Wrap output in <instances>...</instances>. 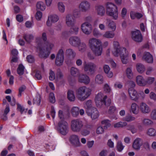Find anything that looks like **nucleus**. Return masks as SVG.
Here are the masks:
<instances>
[{
	"label": "nucleus",
	"mask_w": 156,
	"mask_h": 156,
	"mask_svg": "<svg viewBox=\"0 0 156 156\" xmlns=\"http://www.w3.org/2000/svg\"><path fill=\"white\" fill-rule=\"evenodd\" d=\"M113 44L114 48L112 51L113 55L115 57H118L120 55L122 63L126 64L127 63L128 57L126 55L124 54V53L126 52V49L124 48L120 47L119 42L117 41H114Z\"/></svg>",
	"instance_id": "nucleus-1"
},
{
	"label": "nucleus",
	"mask_w": 156,
	"mask_h": 156,
	"mask_svg": "<svg viewBox=\"0 0 156 156\" xmlns=\"http://www.w3.org/2000/svg\"><path fill=\"white\" fill-rule=\"evenodd\" d=\"M44 45L39 46L37 48V51L39 52L40 57L46 58L49 55L50 51L54 46V44L50 42L46 41L44 44Z\"/></svg>",
	"instance_id": "nucleus-2"
},
{
	"label": "nucleus",
	"mask_w": 156,
	"mask_h": 156,
	"mask_svg": "<svg viewBox=\"0 0 156 156\" xmlns=\"http://www.w3.org/2000/svg\"><path fill=\"white\" fill-rule=\"evenodd\" d=\"M91 92V89L85 86L79 87L76 92L77 98L81 101H84L89 97Z\"/></svg>",
	"instance_id": "nucleus-3"
},
{
	"label": "nucleus",
	"mask_w": 156,
	"mask_h": 156,
	"mask_svg": "<svg viewBox=\"0 0 156 156\" xmlns=\"http://www.w3.org/2000/svg\"><path fill=\"white\" fill-rule=\"evenodd\" d=\"M107 98V96L104 95L102 93L100 92L98 93L95 98L97 107H101L103 105H105L106 107L109 106L111 103V100L109 98L106 101Z\"/></svg>",
	"instance_id": "nucleus-4"
},
{
	"label": "nucleus",
	"mask_w": 156,
	"mask_h": 156,
	"mask_svg": "<svg viewBox=\"0 0 156 156\" xmlns=\"http://www.w3.org/2000/svg\"><path fill=\"white\" fill-rule=\"evenodd\" d=\"M107 13L114 19H117L118 16L117 8L114 4L110 2L106 3Z\"/></svg>",
	"instance_id": "nucleus-5"
},
{
	"label": "nucleus",
	"mask_w": 156,
	"mask_h": 156,
	"mask_svg": "<svg viewBox=\"0 0 156 156\" xmlns=\"http://www.w3.org/2000/svg\"><path fill=\"white\" fill-rule=\"evenodd\" d=\"M83 126V122L79 119H73L71 121V128L74 132H80Z\"/></svg>",
	"instance_id": "nucleus-6"
},
{
	"label": "nucleus",
	"mask_w": 156,
	"mask_h": 156,
	"mask_svg": "<svg viewBox=\"0 0 156 156\" xmlns=\"http://www.w3.org/2000/svg\"><path fill=\"white\" fill-rule=\"evenodd\" d=\"M58 125L57 130L59 133L63 135H66L68 133L69 128L67 122L62 120L58 122Z\"/></svg>",
	"instance_id": "nucleus-7"
},
{
	"label": "nucleus",
	"mask_w": 156,
	"mask_h": 156,
	"mask_svg": "<svg viewBox=\"0 0 156 156\" xmlns=\"http://www.w3.org/2000/svg\"><path fill=\"white\" fill-rule=\"evenodd\" d=\"M84 68L85 71L92 75L95 72L97 66L93 62H89L84 64Z\"/></svg>",
	"instance_id": "nucleus-8"
},
{
	"label": "nucleus",
	"mask_w": 156,
	"mask_h": 156,
	"mask_svg": "<svg viewBox=\"0 0 156 156\" xmlns=\"http://www.w3.org/2000/svg\"><path fill=\"white\" fill-rule=\"evenodd\" d=\"M78 7L82 12H86L90 9L91 4L87 0H82L79 4Z\"/></svg>",
	"instance_id": "nucleus-9"
},
{
	"label": "nucleus",
	"mask_w": 156,
	"mask_h": 156,
	"mask_svg": "<svg viewBox=\"0 0 156 156\" xmlns=\"http://www.w3.org/2000/svg\"><path fill=\"white\" fill-rule=\"evenodd\" d=\"M81 29L83 33L87 35H89L92 30V26L90 23L84 22L81 24Z\"/></svg>",
	"instance_id": "nucleus-10"
},
{
	"label": "nucleus",
	"mask_w": 156,
	"mask_h": 156,
	"mask_svg": "<svg viewBox=\"0 0 156 156\" xmlns=\"http://www.w3.org/2000/svg\"><path fill=\"white\" fill-rule=\"evenodd\" d=\"M132 38L134 41L137 42H140L143 40V36L140 31L137 30L132 31Z\"/></svg>",
	"instance_id": "nucleus-11"
},
{
	"label": "nucleus",
	"mask_w": 156,
	"mask_h": 156,
	"mask_svg": "<svg viewBox=\"0 0 156 156\" xmlns=\"http://www.w3.org/2000/svg\"><path fill=\"white\" fill-rule=\"evenodd\" d=\"M64 59V52L62 49L59 50L57 53L55 60V64L58 66L62 65Z\"/></svg>",
	"instance_id": "nucleus-12"
},
{
	"label": "nucleus",
	"mask_w": 156,
	"mask_h": 156,
	"mask_svg": "<svg viewBox=\"0 0 156 156\" xmlns=\"http://www.w3.org/2000/svg\"><path fill=\"white\" fill-rule=\"evenodd\" d=\"M86 112L88 116H90L92 119L98 118L99 115V112L97 109L94 107L91 109H87Z\"/></svg>",
	"instance_id": "nucleus-13"
},
{
	"label": "nucleus",
	"mask_w": 156,
	"mask_h": 156,
	"mask_svg": "<svg viewBox=\"0 0 156 156\" xmlns=\"http://www.w3.org/2000/svg\"><path fill=\"white\" fill-rule=\"evenodd\" d=\"M88 44L90 49H92L102 44L101 41L98 39L94 38H90L89 40Z\"/></svg>",
	"instance_id": "nucleus-14"
},
{
	"label": "nucleus",
	"mask_w": 156,
	"mask_h": 156,
	"mask_svg": "<svg viewBox=\"0 0 156 156\" xmlns=\"http://www.w3.org/2000/svg\"><path fill=\"white\" fill-rule=\"evenodd\" d=\"M76 22V20L72 15L68 14L66 15V23L67 26L70 27L74 25Z\"/></svg>",
	"instance_id": "nucleus-15"
},
{
	"label": "nucleus",
	"mask_w": 156,
	"mask_h": 156,
	"mask_svg": "<svg viewBox=\"0 0 156 156\" xmlns=\"http://www.w3.org/2000/svg\"><path fill=\"white\" fill-rule=\"evenodd\" d=\"M69 141L71 143L75 146L78 147L80 145V143L79 136L73 134L71 135L69 137Z\"/></svg>",
	"instance_id": "nucleus-16"
},
{
	"label": "nucleus",
	"mask_w": 156,
	"mask_h": 156,
	"mask_svg": "<svg viewBox=\"0 0 156 156\" xmlns=\"http://www.w3.org/2000/svg\"><path fill=\"white\" fill-rule=\"evenodd\" d=\"M92 128L91 125L87 124L84 126L80 130V134L83 136H85L89 134L90 133V130Z\"/></svg>",
	"instance_id": "nucleus-17"
},
{
	"label": "nucleus",
	"mask_w": 156,
	"mask_h": 156,
	"mask_svg": "<svg viewBox=\"0 0 156 156\" xmlns=\"http://www.w3.org/2000/svg\"><path fill=\"white\" fill-rule=\"evenodd\" d=\"M81 42L80 38L76 36L70 37L69 39V42L70 45L74 47H77Z\"/></svg>",
	"instance_id": "nucleus-18"
},
{
	"label": "nucleus",
	"mask_w": 156,
	"mask_h": 156,
	"mask_svg": "<svg viewBox=\"0 0 156 156\" xmlns=\"http://www.w3.org/2000/svg\"><path fill=\"white\" fill-rule=\"evenodd\" d=\"M128 92L130 97L132 100L136 101L139 98L138 94L136 91L133 88H129Z\"/></svg>",
	"instance_id": "nucleus-19"
},
{
	"label": "nucleus",
	"mask_w": 156,
	"mask_h": 156,
	"mask_svg": "<svg viewBox=\"0 0 156 156\" xmlns=\"http://www.w3.org/2000/svg\"><path fill=\"white\" fill-rule=\"evenodd\" d=\"M59 20L58 17L56 15H51L48 16V19L46 22L48 26H51V23H55L57 22Z\"/></svg>",
	"instance_id": "nucleus-20"
},
{
	"label": "nucleus",
	"mask_w": 156,
	"mask_h": 156,
	"mask_svg": "<svg viewBox=\"0 0 156 156\" xmlns=\"http://www.w3.org/2000/svg\"><path fill=\"white\" fill-rule=\"evenodd\" d=\"M140 108L141 112L144 114H147L151 111L149 106L145 103H141L140 106Z\"/></svg>",
	"instance_id": "nucleus-21"
},
{
	"label": "nucleus",
	"mask_w": 156,
	"mask_h": 156,
	"mask_svg": "<svg viewBox=\"0 0 156 156\" xmlns=\"http://www.w3.org/2000/svg\"><path fill=\"white\" fill-rule=\"evenodd\" d=\"M143 144L142 140L141 139L138 138L133 141V147L134 149L139 150Z\"/></svg>",
	"instance_id": "nucleus-22"
},
{
	"label": "nucleus",
	"mask_w": 156,
	"mask_h": 156,
	"mask_svg": "<svg viewBox=\"0 0 156 156\" xmlns=\"http://www.w3.org/2000/svg\"><path fill=\"white\" fill-rule=\"evenodd\" d=\"M79 81L81 83H83L85 84H87L90 82L89 77L85 74L80 75L79 77Z\"/></svg>",
	"instance_id": "nucleus-23"
},
{
	"label": "nucleus",
	"mask_w": 156,
	"mask_h": 156,
	"mask_svg": "<svg viewBox=\"0 0 156 156\" xmlns=\"http://www.w3.org/2000/svg\"><path fill=\"white\" fill-rule=\"evenodd\" d=\"M92 52L95 56H101L102 53L103 49L102 44L91 49Z\"/></svg>",
	"instance_id": "nucleus-24"
},
{
	"label": "nucleus",
	"mask_w": 156,
	"mask_h": 156,
	"mask_svg": "<svg viewBox=\"0 0 156 156\" xmlns=\"http://www.w3.org/2000/svg\"><path fill=\"white\" fill-rule=\"evenodd\" d=\"M95 9L98 15L100 16H103L105 13V8L102 5H96Z\"/></svg>",
	"instance_id": "nucleus-25"
},
{
	"label": "nucleus",
	"mask_w": 156,
	"mask_h": 156,
	"mask_svg": "<svg viewBox=\"0 0 156 156\" xmlns=\"http://www.w3.org/2000/svg\"><path fill=\"white\" fill-rule=\"evenodd\" d=\"M136 82L138 85L144 86L147 84V81L141 76H138L136 78Z\"/></svg>",
	"instance_id": "nucleus-26"
},
{
	"label": "nucleus",
	"mask_w": 156,
	"mask_h": 156,
	"mask_svg": "<svg viewBox=\"0 0 156 156\" xmlns=\"http://www.w3.org/2000/svg\"><path fill=\"white\" fill-rule=\"evenodd\" d=\"M142 58L148 63H151L153 62L152 55L148 52H145Z\"/></svg>",
	"instance_id": "nucleus-27"
},
{
	"label": "nucleus",
	"mask_w": 156,
	"mask_h": 156,
	"mask_svg": "<svg viewBox=\"0 0 156 156\" xmlns=\"http://www.w3.org/2000/svg\"><path fill=\"white\" fill-rule=\"evenodd\" d=\"M136 67L137 71L140 73H143L146 69L145 66L142 63H138L136 64Z\"/></svg>",
	"instance_id": "nucleus-28"
},
{
	"label": "nucleus",
	"mask_w": 156,
	"mask_h": 156,
	"mask_svg": "<svg viewBox=\"0 0 156 156\" xmlns=\"http://www.w3.org/2000/svg\"><path fill=\"white\" fill-rule=\"evenodd\" d=\"M103 69L105 73L107 74V76L109 77H112L113 76L112 72L110 71V68L107 65H105L103 66Z\"/></svg>",
	"instance_id": "nucleus-29"
},
{
	"label": "nucleus",
	"mask_w": 156,
	"mask_h": 156,
	"mask_svg": "<svg viewBox=\"0 0 156 156\" xmlns=\"http://www.w3.org/2000/svg\"><path fill=\"white\" fill-rule=\"evenodd\" d=\"M70 73L72 76L76 77L79 75L80 71L78 68L74 67H72L70 69Z\"/></svg>",
	"instance_id": "nucleus-30"
},
{
	"label": "nucleus",
	"mask_w": 156,
	"mask_h": 156,
	"mask_svg": "<svg viewBox=\"0 0 156 156\" xmlns=\"http://www.w3.org/2000/svg\"><path fill=\"white\" fill-rule=\"evenodd\" d=\"M95 82L96 84H101L104 82V78L103 76L101 74L97 75L95 78Z\"/></svg>",
	"instance_id": "nucleus-31"
},
{
	"label": "nucleus",
	"mask_w": 156,
	"mask_h": 156,
	"mask_svg": "<svg viewBox=\"0 0 156 156\" xmlns=\"http://www.w3.org/2000/svg\"><path fill=\"white\" fill-rule=\"evenodd\" d=\"M77 47H78V50L82 53L85 51L87 48L86 44L84 42H81Z\"/></svg>",
	"instance_id": "nucleus-32"
},
{
	"label": "nucleus",
	"mask_w": 156,
	"mask_h": 156,
	"mask_svg": "<svg viewBox=\"0 0 156 156\" xmlns=\"http://www.w3.org/2000/svg\"><path fill=\"white\" fill-rule=\"evenodd\" d=\"M67 98L70 101H74L75 100V96L74 92L69 90L67 92Z\"/></svg>",
	"instance_id": "nucleus-33"
},
{
	"label": "nucleus",
	"mask_w": 156,
	"mask_h": 156,
	"mask_svg": "<svg viewBox=\"0 0 156 156\" xmlns=\"http://www.w3.org/2000/svg\"><path fill=\"white\" fill-rule=\"evenodd\" d=\"M131 109L133 114L136 115L138 113L139 110L136 104L135 103H132L131 105Z\"/></svg>",
	"instance_id": "nucleus-34"
},
{
	"label": "nucleus",
	"mask_w": 156,
	"mask_h": 156,
	"mask_svg": "<svg viewBox=\"0 0 156 156\" xmlns=\"http://www.w3.org/2000/svg\"><path fill=\"white\" fill-rule=\"evenodd\" d=\"M71 113L73 116L76 117L79 114V108L77 107H74L71 110Z\"/></svg>",
	"instance_id": "nucleus-35"
},
{
	"label": "nucleus",
	"mask_w": 156,
	"mask_h": 156,
	"mask_svg": "<svg viewBox=\"0 0 156 156\" xmlns=\"http://www.w3.org/2000/svg\"><path fill=\"white\" fill-rule=\"evenodd\" d=\"M127 123L126 122L120 121L114 124L113 126L114 128H118L125 126L127 125Z\"/></svg>",
	"instance_id": "nucleus-36"
},
{
	"label": "nucleus",
	"mask_w": 156,
	"mask_h": 156,
	"mask_svg": "<svg viewBox=\"0 0 156 156\" xmlns=\"http://www.w3.org/2000/svg\"><path fill=\"white\" fill-rule=\"evenodd\" d=\"M57 7L59 11L62 13L64 12L65 7L63 2H58L57 3Z\"/></svg>",
	"instance_id": "nucleus-37"
},
{
	"label": "nucleus",
	"mask_w": 156,
	"mask_h": 156,
	"mask_svg": "<svg viewBox=\"0 0 156 156\" xmlns=\"http://www.w3.org/2000/svg\"><path fill=\"white\" fill-rule=\"evenodd\" d=\"M70 27L69 32L72 34L76 35L79 32V28L78 26L73 25Z\"/></svg>",
	"instance_id": "nucleus-38"
},
{
	"label": "nucleus",
	"mask_w": 156,
	"mask_h": 156,
	"mask_svg": "<svg viewBox=\"0 0 156 156\" xmlns=\"http://www.w3.org/2000/svg\"><path fill=\"white\" fill-rule=\"evenodd\" d=\"M37 8L42 11L44 10L46 8L44 3L42 2H39L36 4Z\"/></svg>",
	"instance_id": "nucleus-39"
},
{
	"label": "nucleus",
	"mask_w": 156,
	"mask_h": 156,
	"mask_svg": "<svg viewBox=\"0 0 156 156\" xmlns=\"http://www.w3.org/2000/svg\"><path fill=\"white\" fill-rule=\"evenodd\" d=\"M114 33L113 32L107 31L103 35V37L106 38H112L114 37Z\"/></svg>",
	"instance_id": "nucleus-40"
},
{
	"label": "nucleus",
	"mask_w": 156,
	"mask_h": 156,
	"mask_svg": "<svg viewBox=\"0 0 156 156\" xmlns=\"http://www.w3.org/2000/svg\"><path fill=\"white\" fill-rule=\"evenodd\" d=\"M126 126V129L130 131L133 133H134L136 132L137 129L135 127L134 125L129 124Z\"/></svg>",
	"instance_id": "nucleus-41"
},
{
	"label": "nucleus",
	"mask_w": 156,
	"mask_h": 156,
	"mask_svg": "<svg viewBox=\"0 0 156 156\" xmlns=\"http://www.w3.org/2000/svg\"><path fill=\"white\" fill-rule=\"evenodd\" d=\"M66 53L67 55L72 57L73 58H74L76 55V52L71 48L67 49Z\"/></svg>",
	"instance_id": "nucleus-42"
},
{
	"label": "nucleus",
	"mask_w": 156,
	"mask_h": 156,
	"mask_svg": "<svg viewBox=\"0 0 156 156\" xmlns=\"http://www.w3.org/2000/svg\"><path fill=\"white\" fill-rule=\"evenodd\" d=\"M143 124L145 126H149L153 124V122L149 119H144L142 121Z\"/></svg>",
	"instance_id": "nucleus-43"
},
{
	"label": "nucleus",
	"mask_w": 156,
	"mask_h": 156,
	"mask_svg": "<svg viewBox=\"0 0 156 156\" xmlns=\"http://www.w3.org/2000/svg\"><path fill=\"white\" fill-rule=\"evenodd\" d=\"M135 119V117L132 116L130 115H126L125 117L123 118L122 119L123 121L128 122L134 121Z\"/></svg>",
	"instance_id": "nucleus-44"
},
{
	"label": "nucleus",
	"mask_w": 156,
	"mask_h": 156,
	"mask_svg": "<svg viewBox=\"0 0 156 156\" xmlns=\"http://www.w3.org/2000/svg\"><path fill=\"white\" fill-rule=\"evenodd\" d=\"M107 22L108 23V26L113 30H115L116 28V25L115 23L112 21L109 20L108 19L107 20Z\"/></svg>",
	"instance_id": "nucleus-45"
},
{
	"label": "nucleus",
	"mask_w": 156,
	"mask_h": 156,
	"mask_svg": "<svg viewBox=\"0 0 156 156\" xmlns=\"http://www.w3.org/2000/svg\"><path fill=\"white\" fill-rule=\"evenodd\" d=\"M23 37L26 42L28 43H30L33 38V35L31 34H25L23 36Z\"/></svg>",
	"instance_id": "nucleus-46"
},
{
	"label": "nucleus",
	"mask_w": 156,
	"mask_h": 156,
	"mask_svg": "<svg viewBox=\"0 0 156 156\" xmlns=\"http://www.w3.org/2000/svg\"><path fill=\"white\" fill-rule=\"evenodd\" d=\"M147 133L150 136H155L156 135V130L155 129L151 128L148 129Z\"/></svg>",
	"instance_id": "nucleus-47"
},
{
	"label": "nucleus",
	"mask_w": 156,
	"mask_h": 156,
	"mask_svg": "<svg viewBox=\"0 0 156 156\" xmlns=\"http://www.w3.org/2000/svg\"><path fill=\"white\" fill-rule=\"evenodd\" d=\"M24 67L22 64L19 65L17 69V72L18 74L20 75H22L24 73Z\"/></svg>",
	"instance_id": "nucleus-48"
},
{
	"label": "nucleus",
	"mask_w": 156,
	"mask_h": 156,
	"mask_svg": "<svg viewBox=\"0 0 156 156\" xmlns=\"http://www.w3.org/2000/svg\"><path fill=\"white\" fill-rule=\"evenodd\" d=\"M126 72L127 76L129 79H131L133 78V73L131 68H127L126 70Z\"/></svg>",
	"instance_id": "nucleus-49"
},
{
	"label": "nucleus",
	"mask_w": 156,
	"mask_h": 156,
	"mask_svg": "<svg viewBox=\"0 0 156 156\" xmlns=\"http://www.w3.org/2000/svg\"><path fill=\"white\" fill-rule=\"evenodd\" d=\"M101 124L104 125V128L106 129L111 126L110 121L108 119H105L101 122Z\"/></svg>",
	"instance_id": "nucleus-50"
},
{
	"label": "nucleus",
	"mask_w": 156,
	"mask_h": 156,
	"mask_svg": "<svg viewBox=\"0 0 156 156\" xmlns=\"http://www.w3.org/2000/svg\"><path fill=\"white\" fill-rule=\"evenodd\" d=\"M117 150L119 152L121 151L123 149L124 146L122 145V144L120 141H118L117 143Z\"/></svg>",
	"instance_id": "nucleus-51"
},
{
	"label": "nucleus",
	"mask_w": 156,
	"mask_h": 156,
	"mask_svg": "<svg viewBox=\"0 0 156 156\" xmlns=\"http://www.w3.org/2000/svg\"><path fill=\"white\" fill-rule=\"evenodd\" d=\"M93 33V35L96 37H100L102 35V34L96 28L94 29Z\"/></svg>",
	"instance_id": "nucleus-52"
},
{
	"label": "nucleus",
	"mask_w": 156,
	"mask_h": 156,
	"mask_svg": "<svg viewBox=\"0 0 156 156\" xmlns=\"http://www.w3.org/2000/svg\"><path fill=\"white\" fill-rule=\"evenodd\" d=\"M41 101V98L40 96L36 97L33 100L34 104H36L38 105H40Z\"/></svg>",
	"instance_id": "nucleus-53"
},
{
	"label": "nucleus",
	"mask_w": 156,
	"mask_h": 156,
	"mask_svg": "<svg viewBox=\"0 0 156 156\" xmlns=\"http://www.w3.org/2000/svg\"><path fill=\"white\" fill-rule=\"evenodd\" d=\"M49 99L50 102L52 103H54L55 101V99L54 93H50L49 94Z\"/></svg>",
	"instance_id": "nucleus-54"
},
{
	"label": "nucleus",
	"mask_w": 156,
	"mask_h": 156,
	"mask_svg": "<svg viewBox=\"0 0 156 156\" xmlns=\"http://www.w3.org/2000/svg\"><path fill=\"white\" fill-rule=\"evenodd\" d=\"M26 89V86L24 85H23L20 87L19 89V94L18 96L20 97L21 96L22 93Z\"/></svg>",
	"instance_id": "nucleus-55"
},
{
	"label": "nucleus",
	"mask_w": 156,
	"mask_h": 156,
	"mask_svg": "<svg viewBox=\"0 0 156 156\" xmlns=\"http://www.w3.org/2000/svg\"><path fill=\"white\" fill-rule=\"evenodd\" d=\"M127 84L129 88H133L136 86L135 83L132 80L128 81L127 82Z\"/></svg>",
	"instance_id": "nucleus-56"
},
{
	"label": "nucleus",
	"mask_w": 156,
	"mask_h": 156,
	"mask_svg": "<svg viewBox=\"0 0 156 156\" xmlns=\"http://www.w3.org/2000/svg\"><path fill=\"white\" fill-rule=\"evenodd\" d=\"M104 129L102 126H98L96 130V133L98 134H102L104 131Z\"/></svg>",
	"instance_id": "nucleus-57"
},
{
	"label": "nucleus",
	"mask_w": 156,
	"mask_h": 156,
	"mask_svg": "<svg viewBox=\"0 0 156 156\" xmlns=\"http://www.w3.org/2000/svg\"><path fill=\"white\" fill-rule=\"evenodd\" d=\"M150 116L152 119L156 120V109H154L152 110L151 112Z\"/></svg>",
	"instance_id": "nucleus-58"
},
{
	"label": "nucleus",
	"mask_w": 156,
	"mask_h": 156,
	"mask_svg": "<svg viewBox=\"0 0 156 156\" xmlns=\"http://www.w3.org/2000/svg\"><path fill=\"white\" fill-rule=\"evenodd\" d=\"M42 13L40 11H37L35 14V17L37 20H40L42 18Z\"/></svg>",
	"instance_id": "nucleus-59"
},
{
	"label": "nucleus",
	"mask_w": 156,
	"mask_h": 156,
	"mask_svg": "<svg viewBox=\"0 0 156 156\" xmlns=\"http://www.w3.org/2000/svg\"><path fill=\"white\" fill-rule=\"evenodd\" d=\"M73 17L75 18H78L80 17V12L77 10H74L73 12Z\"/></svg>",
	"instance_id": "nucleus-60"
},
{
	"label": "nucleus",
	"mask_w": 156,
	"mask_h": 156,
	"mask_svg": "<svg viewBox=\"0 0 156 156\" xmlns=\"http://www.w3.org/2000/svg\"><path fill=\"white\" fill-rule=\"evenodd\" d=\"M55 76L54 73L51 70H50L49 73V79L50 80H53L55 79Z\"/></svg>",
	"instance_id": "nucleus-61"
},
{
	"label": "nucleus",
	"mask_w": 156,
	"mask_h": 156,
	"mask_svg": "<svg viewBox=\"0 0 156 156\" xmlns=\"http://www.w3.org/2000/svg\"><path fill=\"white\" fill-rule=\"evenodd\" d=\"M17 109L18 111L20 112L21 114L23 113L24 111H25L24 108L19 104H17Z\"/></svg>",
	"instance_id": "nucleus-62"
},
{
	"label": "nucleus",
	"mask_w": 156,
	"mask_h": 156,
	"mask_svg": "<svg viewBox=\"0 0 156 156\" xmlns=\"http://www.w3.org/2000/svg\"><path fill=\"white\" fill-rule=\"evenodd\" d=\"M27 61L29 62L32 63L34 61V58L31 55L27 56L26 58Z\"/></svg>",
	"instance_id": "nucleus-63"
},
{
	"label": "nucleus",
	"mask_w": 156,
	"mask_h": 156,
	"mask_svg": "<svg viewBox=\"0 0 156 156\" xmlns=\"http://www.w3.org/2000/svg\"><path fill=\"white\" fill-rule=\"evenodd\" d=\"M92 16H86L84 18V20L85 21V22H87L90 23L92 22Z\"/></svg>",
	"instance_id": "nucleus-64"
}]
</instances>
